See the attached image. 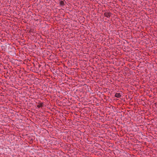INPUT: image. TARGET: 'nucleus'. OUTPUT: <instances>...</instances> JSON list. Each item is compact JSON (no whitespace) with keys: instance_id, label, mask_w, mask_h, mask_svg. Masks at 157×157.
I'll return each mask as SVG.
<instances>
[{"instance_id":"f257e3e1","label":"nucleus","mask_w":157,"mask_h":157,"mask_svg":"<svg viewBox=\"0 0 157 157\" xmlns=\"http://www.w3.org/2000/svg\"><path fill=\"white\" fill-rule=\"evenodd\" d=\"M112 15V13L109 10H106L104 13L105 16L107 17H109Z\"/></svg>"},{"instance_id":"20e7f679","label":"nucleus","mask_w":157,"mask_h":157,"mask_svg":"<svg viewBox=\"0 0 157 157\" xmlns=\"http://www.w3.org/2000/svg\"><path fill=\"white\" fill-rule=\"evenodd\" d=\"M43 103H41L37 105V107L38 108H41L43 106Z\"/></svg>"},{"instance_id":"39448f33","label":"nucleus","mask_w":157,"mask_h":157,"mask_svg":"<svg viewBox=\"0 0 157 157\" xmlns=\"http://www.w3.org/2000/svg\"><path fill=\"white\" fill-rule=\"evenodd\" d=\"M155 106H156V107L157 108V102L155 103Z\"/></svg>"},{"instance_id":"7ed1b4c3","label":"nucleus","mask_w":157,"mask_h":157,"mask_svg":"<svg viewBox=\"0 0 157 157\" xmlns=\"http://www.w3.org/2000/svg\"><path fill=\"white\" fill-rule=\"evenodd\" d=\"M59 5L60 6H63L64 5V2L63 1H60L59 3Z\"/></svg>"},{"instance_id":"f03ea898","label":"nucleus","mask_w":157,"mask_h":157,"mask_svg":"<svg viewBox=\"0 0 157 157\" xmlns=\"http://www.w3.org/2000/svg\"><path fill=\"white\" fill-rule=\"evenodd\" d=\"M115 96L117 98H120L121 96V94L120 93H116L115 95Z\"/></svg>"}]
</instances>
